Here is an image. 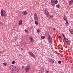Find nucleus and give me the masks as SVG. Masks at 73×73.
I'll list each match as a JSON object with an SVG mask.
<instances>
[{
    "instance_id": "473e14b6",
    "label": "nucleus",
    "mask_w": 73,
    "mask_h": 73,
    "mask_svg": "<svg viewBox=\"0 0 73 73\" xmlns=\"http://www.w3.org/2000/svg\"><path fill=\"white\" fill-rule=\"evenodd\" d=\"M48 35V33H45V35H46V36H47V35Z\"/></svg>"
},
{
    "instance_id": "c9c22d12",
    "label": "nucleus",
    "mask_w": 73,
    "mask_h": 73,
    "mask_svg": "<svg viewBox=\"0 0 73 73\" xmlns=\"http://www.w3.org/2000/svg\"><path fill=\"white\" fill-rule=\"evenodd\" d=\"M21 50H23V48H21Z\"/></svg>"
},
{
    "instance_id": "cd10ccee",
    "label": "nucleus",
    "mask_w": 73,
    "mask_h": 73,
    "mask_svg": "<svg viewBox=\"0 0 73 73\" xmlns=\"http://www.w3.org/2000/svg\"><path fill=\"white\" fill-rule=\"evenodd\" d=\"M64 40H66V41H68V40H68V39L67 38H65L64 39Z\"/></svg>"
},
{
    "instance_id": "2eb2a0df",
    "label": "nucleus",
    "mask_w": 73,
    "mask_h": 73,
    "mask_svg": "<svg viewBox=\"0 0 73 73\" xmlns=\"http://www.w3.org/2000/svg\"><path fill=\"white\" fill-rule=\"evenodd\" d=\"M70 32L71 33L73 34V29H70Z\"/></svg>"
},
{
    "instance_id": "79ce46f5",
    "label": "nucleus",
    "mask_w": 73,
    "mask_h": 73,
    "mask_svg": "<svg viewBox=\"0 0 73 73\" xmlns=\"http://www.w3.org/2000/svg\"><path fill=\"white\" fill-rule=\"evenodd\" d=\"M19 56H20V54H19Z\"/></svg>"
},
{
    "instance_id": "bb28decb",
    "label": "nucleus",
    "mask_w": 73,
    "mask_h": 73,
    "mask_svg": "<svg viewBox=\"0 0 73 73\" xmlns=\"http://www.w3.org/2000/svg\"><path fill=\"white\" fill-rule=\"evenodd\" d=\"M60 6H59V5H56V7H57L58 8H59L60 7Z\"/></svg>"
},
{
    "instance_id": "e433bc0d",
    "label": "nucleus",
    "mask_w": 73,
    "mask_h": 73,
    "mask_svg": "<svg viewBox=\"0 0 73 73\" xmlns=\"http://www.w3.org/2000/svg\"><path fill=\"white\" fill-rule=\"evenodd\" d=\"M47 73H50V72L49 71H48Z\"/></svg>"
},
{
    "instance_id": "a19ab883",
    "label": "nucleus",
    "mask_w": 73,
    "mask_h": 73,
    "mask_svg": "<svg viewBox=\"0 0 73 73\" xmlns=\"http://www.w3.org/2000/svg\"><path fill=\"white\" fill-rule=\"evenodd\" d=\"M0 53H1V52H0Z\"/></svg>"
},
{
    "instance_id": "ea45409f",
    "label": "nucleus",
    "mask_w": 73,
    "mask_h": 73,
    "mask_svg": "<svg viewBox=\"0 0 73 73\" xmlns=\"http://www.w3.org/2000/svg\"><path fill=\"white\" fill-rule=\"evenodd\" d=\"M1 22H0V25H1Z\"/></svg>"
},
{
    "instance_id": "5701e85b",
    "label": "nucleus",
    "mask_w": 73,
    "mask_h": 73,
    "mask_svg": "<svg viewBox=\"0 0 73 73\" xmlns=\"http://www.w3.org/2000/svg\"><path fill=\"white\" fill-rule=\"evenodd\" d=\"M37 32H38V33H40V29L37 30Z\"/></svg>"
},
{
    "instance_id": "72a5a7b5",
    "label": "nucleus",
    "mask_w": 73,
    "mask_h": 73,
    "mask_svg": "<svg viewBox=\"0 0 73 73\" xmlns=\"http://www.w3.org/2000/svg\"><path fill=\"white\" fill-rule=\"evenodd\" d=\"M63 37H64V39H65V36H63Z\"/></svg>"
},
{
    "instance_id": "c85d7f7f",
    "label": "nucleus",
    "mask_w": 73,
    "mask_h": 73,
    "mask_svg": "<svg viewBox=\"0 0 73 73\" xmlns=\"http://www.w3.org/2000/svg\"><path fill=\"white\" fill-rule=\"evenodd\" d=\"M61 61H58V64H60L61 63Z\"/></svg>"
},
{
    "instance_id": "58836bf2",
    "label": "nucleus",
    "mask_w": 73,
    "mask_h": 73,
    "mask_svg": "<svg viewBox=\"0 0 73 73\" xmlns=\"http://www.w3.org/2000/svg\"><path fill=\"white\" fill-rule=\"evenodd\" d=\"M24 67L23 66H22V68H23V69H24Z\"/></svg>"
},
{
    "instance_id": "423d86ee",
    "label": "nucleus",
    "mask_w": 73,
    "mask_h": 73,
    "mask_svg": "<svg viewBox=\"0 0 73 73\" xmlns=\"http://www.w3.org/2000/svg\"><path fill=\"white\" fill-rule=\"evenodd\" d=\"M44 71V68H40V70L39 71V73H43V72Z\"/></svg>"
},
{
    "instance_id": "0eeeda50",
    "label": "nucleus",
    "mask_w": 73,
    "mask_h": 73,
    "mask_svg": "<svg viewBox=\"0 0 73 73\" xmlns=\"http://www.w3.org/2000/svg\"><path fill=\"white\" fill-rule=\"evenodd\" d=\"M44 12L45 14L47 16H49V12L47 11V10H44Z\"/></svg>"
},
{
    "instance_id": "6ab92c4d",
    "label": "nucleus",
    "mask_w": 73,
    "mask_h": 73,
    "mask_svg": "<svg viewBox=\"0 0 73 73\" xmlns=\"http://www.w3.org/2000/svg\"><path fill=\"white\" fill-rule=\"evenodd\" d=\"M57 3H58V1H57V0H56L55 1L54 3H55V4H57Z\"/></svg>"
},
{
    "instance_id": "f03ea898",
    "label": "nucleus",
    "mask_w": 73,
    "mask_h": 73,
    "mask_svg": "<svg viewBox=\"0 0 73 73\" xmlns=\"http://www.w3.org/2000/svg\"><path fill=\"white\" fill-rule=\"evenodd\" d=\"M1 16L2 17L4 16V17H7V13L3 9H2L1 10Z\"/></svg>"
},
{
    "instance_id": "2f4dec72",
    "label": "nucleus",
    "mask_w": 73,
    "mask_h": 73,
    "mask_svg": "<svg viewBox=\"0 0 73 73\" xmlns=\"http://www.w3.org/2000/svg\"><path fill=\"white\" fill-rule=\"evenodd\" d=\"M53 31H55V30H56V29H55V28H54V29H53Z\"/></svg>"
},
{
    "instance_id": "39448f33",
    "label": "nucleus",
    "mask_w": 73,
    "mask_h": 73,
    "mask_svg": "<svg viewBox=\"0 0 73 73\" xmlns=\"http://www.w3.org/2000/svg\"><path fill=\"white\" fill-rule=\"evenodd\" d=\"M34 19L36 20V21H37L38 20V17H37V15L36 13H35L34 15Z\"/></svg>"
},
{
    "instance_id": "f3484780",
    "label": "nucleus",
    "mask_w": 73,
    "mask_h": 73,
    "mask_svg": "<svg viewBox=\"0 0 73 73\" xmlns=\"http://www.w3.org/2000/svg\"><path fill=\"white\" fill-rule=\"evenodd\" d=\"M66 25H69V23H68V20H66Z\"/></svg>"
},
{
    "instance_id": "4468645a",
    "label": "nucleus",
    "mask_w": 73,
    "mask_h": 73,
    "mask_svg": "<svg viewBox=\"0 0 73 73\" xmlns=\"http://www.w3.org/2000/svg\"><path fill=\"white\" fill-rule=\"evenodd\" d=\"M63 19L64 20H65V21H66L67 20V18H66V16H65V15H64L63 17Z\"/></svg>"
},
{
    "instance_id": "7ed1b4c3",
    "label": "nucleus",
    "mask_w": 73,
    "mask_h": 73,
    "mask_svg": "<svg viewBox=\"0 0 73 73\" xmlns=\"http://www.w3.org/2000/svg\"><path fill=\"white\" fill-rule=\"evenodd\" d=\"M48 40L50 43L51 44H53V39L51 38V36L48 34Z\"/></svg>"
},
{
    "instance_id": "ddd939ff",
    "label": "nucleus",
    "mask_w": 73,
    "mask_h": 73,
    "mask_svg": "<svg viewBox=\"0 0 73 73\" xmlns=\"http://www.w3.org/2000/svg\"><path fill=\"white\" fill-rule=\"evenodd\" d=\"M22 23H23V21L22 20H20L19 22V25H20L22 24Z\"/></svg>"
},
{
    "instance_id": "4be33fe9",
    "label": "nucleus",
    "mask_w": 73,
    "mask_h": 73,
    "mask_svg": "<svg viewBox=\"0 0 73 73\" xmlns=\"http://www.w3.org/2000/svg\"><path fill=\"white\" fill-rule=\"evenodd\" d=\"M35 24H36V25H38V22H37L36 21H35Z\"/></svg>"
},
{
    "instance_id": "412c9836",
    "label": "nucleus",
    "mask_w": 73,
    "mask_h": 73,
    "mask_svg": "<svg viewBox=\"0 0 73 73\" xmlns=\"http://www.w3.org/2000/svg\"><path fill=\"white\" fill-rule=\"evenodd\" d=\"M25 32L26 33H28V30H25Z\"/></svg>"
},
{
    "instance_id": "c756f323",
    "label": "nucleus",
    "mask_w": 73,
    "mask_h": 73,
    "mask_svg": "<svg viewBox=\"0 0 73 73\" xmlns=\"http://www.w3.org/2000/svg\"><path fill=\"white\" fill-rule=\"evenodd\" d=\"M53 17V16L51 15L50 16V18H52Z\"/></svg>"
},
{
    "instance_id": "6e6552de",
    "label": "nucleus",
    "mask_w": 73,
    "mask_h": 73,
    "mask_svg": "<svg viewBox=\"0 0 73 73\" xmlns=\"http://www.w3.org/2000/svg\"><path fill=\"white\" fill-rule=\"evenodd\" d=\"M29 39L30 42H34V40H33V38L31 37L30 36L29 37Z\"/></svg>"
},
{
    "instance_id": "393cba45",
    "label": "nucleus",
    "mask_w": 73,
    "mask_h": 73,
    "mask_svg": "<svg viewBox=\"0 0 73 73\" xmlns=\"http://www.w3.org/2000/svg\"><path fill=\"white\" fill-rule=\"evenodd\" d=\"M15 63V61H13L12 62V64H14Z\"/></svg>"
},
{
    "instance_id": "c03bdc74",
    "label": "nucleus",
    "mask_w": 73,
    "mask_h": 73,
    "mask_svg": "<svg viewBox=\"0 0 73 73\" xmlns=\"http://www.w3.org/2000/svg\"><path fill=\"white\" fill-rule=\"evenodd\" d=\"M18 46V45H17V46Z\"/></svg>"
},
{
    "instance_id": "20e7f679",
    "label": "nucleus",
    "mask_w": 73,
    "mask_h": 73,
    "mask_svg": "<svg viewBox=\"0 0 73 73\" xmlns=\"http://www.w3.org/2000/svg\"><path fill=\"white\" fill-rule=\"evenodd\" d=\"M30 67L29 66H28L26 67L25 69V71L26 73L29 72L30 71Z\"/></svg>"
},
{
    "instance_id": "9b49d317",
    "label": "nucleus",
    "mask_w": 73,
    "mask_h": 73,
    "mask_svg": "<svg viewBox=\"0 0 73 73\" xmlns=\"http://www.w3.org/2000/svg\"><path fill=\"white\" fill-rule=\"evenodd\" d=\"M29 53L30 55H31L32 57H35V55L32 52H30Z\"/></svg>"
},
{
    "instance_id": "a211bd4d",
    "label": "nucleus",
    "mask_w": 73,
    "mask_h": 73,
    "mask_svg": "<svg viewBox=\"0 0 73 73\" xmlns=\"http://www.w3.org/2000/svg\"><path fill=\"white\" fill-rule=\"evenodd\" d=\"M45 38V36H41V38H42V39H44Z\"/></svg>"
},
{
    "instance_id": "f8f14e48",
    "label": "nucleus",
    "mask_w": 73,
    "mask_h": 73,
    "mask_svg": "<svg viewBox=\"0 0 73 73\" xmlns=\"http://www.w3.org/2000/svg\"><path fill=\"white\" fill-rule=\"evenodd\" d=\"M73 0H70L69 5H72L73 3Z\"/></svg>"
},
{
    "instance_id": "aec40b11",
    "label": "nucleus",
    "mask_w": 73,
    "mask_h": 73,
    "mask_svg": "<svg viewBox=\"0 0 73 73\" xmlns=\"http://www.w3.org/2000/svg\"><path fill=\"white\" fill-rule=\"evenodd\" d=\"M51 1L52 4L53 3H54V0H51Z\"/></svg>"
},
{
    "instance_id": "37998d69",
    "label": "nucleus",
    "mask_w": 73,
    "mask_h": 73,
    "mask_svg": "<svg viewBox=\"0 0 73 73\" xmlns=\"http://www.w3.org/2000/svg\"><path fill=\"white\" fill-rule=\"evenodd\" d=\"M25 45H24V46L25 47Z\"/></svg>"
},
{
    "instance_id": "b1692460",
    "label": "nucleus",
    "mask_w": 73,
    "mask_h": 73,
    "mask_svg": "<svg viewBox=\"0 0 73 73\" xmlns=\"http://www.w3.org/2000/svg\"><path fill=\"white\" fill-rule=\"evenodd\" d=\"M3 64L5 66H7V63L5 62L3 63Z\"/></svg>"
},
{
    "instance_id": "4c0bfd02",
    "label": "nucleus",
    "mask_w": 73,
    "mask_h": 73,
    "mask_svg": "<svg viewBox=\"0 0 73 73\" xmlns=\"http://www.w3.org/2000/svg\"><path fill=\"white\" fill-rule=\"evenodd\" d=\"M62 36H64V34H62Z\"/></svg>"
},
{
    "instance_id": "1a4fd4ad",
    "label": "nucleus",
    "mask_w": 73,
    "mask_h": 73,
    "mask_svg": "<svg viewBox=\"0 0 73 73\" xmlns=\"http://www.w3.org/2000/svg\"><path fill=\"white\" fill-rule=\"evenodd\" d=\"M22 14H23V15H27V14H28V13L26 11H25L22 12Z\"/></svg>"
},
{
    "instance_id": "dca6fc26",
    "label": "nucleus",
    "mask_w": 73,
    "mask_h": 73,
    "mask_svg": "<svg viewBox=\"0 0 73 73\" xmlns=\"http://www.w3.org/2000/svg\"><path fill=\"white\" fill-rule=\"evenodd\" d=\"M53 62H54V61H53V60H51L50 62H51V64H53Z\"/></svg>"
},
{
    "instance_id": "f704fd0d",
    "label": "nucleus",
    "mask_w": 73,
    "mask_h": 73,
    "mask_svg": "<svg viewBox=\"0 0 73 73\" xmlns=\"http://www.w3.org/2000/svg\"><path fill=\"white\" fill-rule=\"evenodd\" d=\"M63 37H64V39H65V36H63Z\"/></svg>"
},
{
    "instance_id": "a878e982",
    "label": "nucleus",
    "mask_w": 73,
    "mask_h": 73,
    "mask_svg": "<svg viewBox=\"0 0 73 73\" xmlns=\"http://www.w3.org/2000/svg\"><path fill=\"white\" fill-rule=\"evenodd\" d=\"M52 6H54V5H55V4L54 3H52Z\"/></svg>"
},
{
    "instance_id": "9d476101",
    "label": "nucleus",
    "mask_w": 73,
    "mask_h": 73,
    "mask_svg": "<svg viewBox=\"0 0 73 73\" xmlns=\"http://www.w3.org/2000/svg\"><path fill=\"white\" fill-rule=\"evenodd\" d=\"M66 42L67 44L68 45H70V41L69 40H68L67 41H66Z\"/></svg>"
},
{
    "instance_id": "f257e3e1",
    "label": "nucleus",
    "mask_w": 73,
    "mask_h": 73,
    "mask_svg": "<svg viewBox=\"0 0 73 73\" xmlns=\"http://www.w3.org/2000/svg\"><path fill=\"white\" fill-rule=\"evenodd\" d=\"M9 69L10 72L11 73H20L18 72V68L17 67L14 66H12L9 67Z\"/></svg>"
},
{
    "instance_id": "7c9ffc66",
    "label": "nucleus",
    "mask_w": 73,
    "mask_h": 73,
    "mask_svg": "<svg viewBox=\"0 0 73 73\" xmlns=\"http://www.w3.org/2000/svg\"><path fill=\"white\" fill-rule=\"evenodd\" d=\"M58 38H61V36H59L58 37Z\"/></svg>"
}]
</instances>
